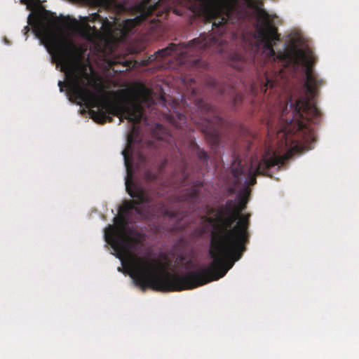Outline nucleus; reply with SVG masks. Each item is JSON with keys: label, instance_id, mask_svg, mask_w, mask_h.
<instances>
[{"label": "nucleus", "instance_id": "22", "mask_svg": "<svg viewBox=\"0 0 359 359\" xmlns=\"http://www.w3.org/2000/svg\"><path fill=\"white\" fill-rule=\"evenodd\" d=\"M23 31L25 32V35H26L29 32V27L28 26H25Z\"/></svg>", "mask_w": 359, "mask_h": 359}, {"label": "nucleus", "instance_id": "5", "mask_svg": "<svg viewBox=\"0 0 359 359\" xmlns=\"http://www.w3.org/2000/svg\"><path fill=\"white\" fill-rule=\"evenodd\" d=\"M30 17L31 14L28 18V24L32 27L34 33L45 43L49 53L60 64L61 70L65 74L66 81L58 82L60 92L65 86L71 101L95 106L98 97L89 87L102 93L103 86L93 76L91 67L72 61L71 56L76 50V46L71 41L57 38L53 31V27L59 23L58 18L48 11H45L40 17L34 19Z\"/></svg>", "mask_w": 359, "mask_h": 359}, {"label": "nucleus", "instance_id": "2", "mask_svg": "<svg viewBox=\"0 0 359 359\" xmlns=\"http://www.w3.org/2000/svg\"><path fill=\"white\" fill-rule=\"evenodd\" d=\"M282 57L294 67H305V93L294 102L291 97L280 114V121L283 126L279 133H283L288 151L280 156L276 151H273L271 155L269 150L255 169L251 165L247 174L246 187L257 183V175L271 177L269 174L271 168L284 165L294 153L300 150L299 141L291 139V135L301 136L303 143L306 144L303 147L307 149H311L310 144L316 142L314 130L309 124H318L321 120V113L316 107L315 97L318 95L319 88L323 86L325 81L318 79L313 72L312 67L316 61L311 53H306L302 49H293L283 53Z\"/></svg>", "mask_w": 359, "mask_h": 359}, {"label": "nucleus", "instance_id": "21", "mask_svg": "<svg viewBox=\"0 0 359 359\" xmlns=\"http://www.w3.org/2000/svg\"><path fill=\"white\" fill-rule=\"evenodd\" d=\"M166 165V161H163L159 166V172H161Z\"/></svg>", "mask_w": 359, "mask_h": 359}, {"label": "nucleus", "instance_id": "14", "mask_svg": "<svg viewBox=\"0 0 359 359\" xmlns=\"http://www.w3.org/2000/svg\"><path fill=\"white\" fill-rule=\"evenodd\" d=\"M231 174L235 178V184L240 183L241 176L244 174V168L241 163V159L236 158L231 167Z\"/></svg>", "mask_w": 359, "mask_h": 359}, {"label": "nucleus", "instance_id": "23", "mask_svg": "<svg viewBox=\"0 0 359 359\" xmlns=\"http://www.w3.org/2000/svg\"><path fill=\"white\" fill-rule=\"evenodd\" d=\"M205 219L207 222L212 223L213 222V219L211 217H205Z\"/></svg>", "mask_w": 359, "mask_h": 359}, {"label": "nucleus", "instance_id": "10", "mask_svg": "<svg viewBox=\"0 0 359 359\" xmlns=\"http://www.w3.org/2000/svg\"><path fill=\"white\" fill-rule=\"evenodd\" d=\"M151 0H142L131 6L130 11L134 18L127 19L123 21L122 27L125 32L129 33L137 25L142 23L149 16L156 11L160 6L161 1L151 5Z\"/></svg>", "mask_w": 359, "mask_h": 359}, {"label": "nucleus", "instance_id": "19", "mask_svg": "<svg viewBox=\"0 0 359 359\" xmlns=\"http://www.w3.org/2000/svg\"><path fill=\"white\" fill-rule=\"evenodd\" d=\"M67 21H69V27L70 28H75L79 26V22L75 18H70V17H67L63 20L62 24H66Z\"/></svg>", "mask_w": 359, "mask_h": 359}, {"label": "nucleus", "instance_id": "13", "mask_svg": "<svg viewBox=\"0 0 359 359\" xmlns=\"http://www.w3.org/2000/svg\"><path fill=\"white\" fill-rule=\"evenodd\" d=\"M81 34L88 41L94 42L100 39L102 33L95 26H90L86 23L81 28Z\"/></svg>", "mask_w": 359, "mask_h": 359}, {"label": "nucleus", "instance_id": "3", "mask_svg": "<svg viewBox=\"0 0 359 359\" xmlns=\"http://www.w3.org/2000/svg\"><path fill=\"white\" fill-rule=\"evenodd\" d=\"M250 194V188L245 187L238 195V203L229 199L218 209V231L212 233L209 250L212 261L208 266L188 271L190 290L222 278L245 251L250 215L241 212L246 208Z\"/></svg>", "mask_w": 359, "mask_h": 359}, {"label": "nucleus", "instance_id": "18", "mask_svg": "<svg viewBox=\"0 0 359 359\" xmlns=\"http://www.w3.org/2000/svg\"><path fill=\"white\" fill-rule=\"evenodd\" d=\"M197 156L198 159H200L203 163H207L208 160V155L206 151L203 149H200V147L197 145Z\"/></svg>", "mask_w": 359, "mask_h": 359}, {"label": "nucleus", "instance_id": "1", "mask_svg": "<svg viewBox=\"0 0 359 359\" xmlns=\"http://www.w3.org/2000/svg\"><path fill=\"white\" fill-rule=\"evenodd\" d=\"M130 145L123 152L126 169V189L133 198L119 208V215L114 218L115 225H109L104 231V238L116 252L122 265L130 271V276L136 285L143 291L147 288L160 292H180L190 290L188 271L184 275L164 271L158 272V264L137 257L133 253L142 241V234L128 226V216L135 205L150 204L152 196L133 180V158L128 156Z\"/></svg>", "mask_w": 359, "mask_h": 359}, {"label": "nucleus", "instance_id": "12", "mask_svg": "<svg viewBox=\"0 0 359 359\" xmlns=\"http://www.w3.org/2000/svg\"><path fill=\"white\" fill-rule=\"evenodd\" d=\"M278 82L276 79L270 77L266 73H264L257 82L253 83L250 86V93L252 95H256L259 93L265 95L268 89H273Z\"/></svg>", "mask_w": 359, "mask_h": 359}, {"label": "nucleus", "instance_id": "17", "mask_svg": "<svg viewBox=\"0 0 359 359\" xmlns=\"http://www.w3.org/2000/svg\"><path fill=\"white\" fill-rule=\"evenodd\" d=\"M158 177V173L155 172L151 170H147L144 172V178L148 182H153L156 180Z\"/></svg>", "mask_w": 359, "mask_h": 359}, {"label": "nucleus", "instance_id": "7", "mask_svg": "<svg viewBox=\"0 0 359 359\" xmlns=\"http://www.w3.org/2000/svg\"><path fill=\"white\" fill-rule=\"evenodd\" d=\"M143 107L137 100L131 101L128 99L121 102H110L106 100L97 110H90L91 118L99 124L107 122L111 123L114 118L112 116L118 117L120 122L126 119L133 123L130 133L127 135V144L122 153L130 145L128 156L132 158V144L135 141V135L139 133V128L136 126L142 118Z\"/></svg>", "mask_w": 359, "mask_h": 359}, {"label": "nucleus", "instance_id": "4", "mask_svg": "<svg viewBox=\"0 0 359 359\" xmlns=\"http://www.w3.org/2000/svg\"><path fill=\"white\" fill-rule=\"evenodd\" d=\"M181 4H190V6H203L207 20L212 22V32L201 34L187 43L175 44L170 43L166 48L156 51L149 57V60L163 59L175 53L183 59L198 55L206 48L223 53L227 47L224 35L230 32L234 37L243 32L250 21L248 6L251 0H224L218 6L207 5L208 0H180Z\"/></svg>", "mask_w": 359, "mask_h": 359}, {"label": "nucleus", "instance_id": "20", "mask_svg": "<svg viewBox=\"0 0 359 359\" xmlns=\"http://www.w3.org/2000/svg\"><path fill=\"white\" fill-rule=\"evenodd\" d=\"M40 0H20V3L22 4H25L27 6V8L31 10L33 6L39 2Z\"/></svg>", "mask_w": 359, "mask_h": 359}, {"label": "nucleus", "instance_id": "9", "mask_svg": "<svg viewBox=\"0 0 359 359\" xmlns=\"http://www.w3.org/2000/svg\"><path fill=\"white\" fill-rule=\"evenodd\" d=\"M196 106L202 112H205L209 116L213 114L212 119L205 118L202 128L203 133L205 135L207 140L213 146L217 147L219 142V134L217 125L221 122L219 116L215 114V107L201 98L196 99Z\"/></svg>", "mask_w": 359, "mask_h": 359}, {"label": "nucleus", "instance_id": "11", "mask_svg": "<svg viewBox=\"0 0 359 359\" xmlns=\"http://www.w3.org/2000/svg\"><path fill=\"white\" fill-rule=\"evenodd\" d=\"M205 85L218 95H229L232 99V107L234 109L243 102V95L236 92L233 86L231 84L222 83L215 78L208 77L206 79Z\"/></svg>", "mask_w": 359, "mask_h": 359}, {"label": "nucleus", "instance_id": "15", "mask_svg": "<svg viewBox=\"0 0 359 359\" xmlns=\"http://www.w3.org/2000/svg\"><path fill=\"white\" fill-rule=\"evenodd\" d=\"M88 21H90L92 22H95L96 21H100L102 22V25L100 29H102L104 32L110 31L112 27V23L108 20L107 18L102 17L98 13H93L89 17L86 18Z\"/></svg>", "mask_w": 359, "mask_h": 359}, {"label": "nucleus", "instance_id": "16", "mask_svg": "<svg viewBox=\"0 0 359 359\" xmlns=\"http://www.w3.org/2000/svg\"><path fill=\"white\" fill-rule=\"evenodd\" d=\"M94 4L106 10H117L120 8L117 0H93Z\"/></svg>", "mask_w": 359, "mask_h": 359}, {"label": "nucleus", "instance_id": "6", "mask_svg": "<svg viewBox=\"0 0 359 359\" xmlns=\"http://www.w3.org/2000/svg\"><path fill=\"white\" fill-rule=\"evenodd\" d=\"M257 15L262 25L257 30V37H252L247 43L244 36L242 34L246 56L244 57L240 53L233 52L229 54L228 57V65L236 69L243 70L248 63L255 62L261 45H263L265 50L269 52L270 56L274 57L276 55L273 46L276 41H280L278 29L272 25L271 16L266 10L257 9Z\"/></svg>", "mask_w": 359, "mask_h": 359}, {"label": "nucleus", "instance_id": "8", "mask_svg": "<svg viewBox=\"0 0 359 359\" xmlns=\"http://www.w3.org/2000/svg\"><path fill=\"white\" fill-rule=\"evenodd\" d=\"M200 191L196 187H192L190 189H184L178 196V201L180 202H187L189 204V210H181L180 205L175 208H167L163 203L159 202L156 204L154 202L152 198V203L150 204H140V205H135L133 211L137 215L141 216H145L148 214L153 215L158 213L156 212V208L160 209L159 213L163 214L164 216L178 219L184 217L188 213L189 210L194 208L195 203L199 196Z\"/></svg>", "mask_w": 359, "mask_h": 359}, {"label": "nucleus", "instance_id": "24", "mask_svg": "<svg viewBox=\"0 0 359 359\" xmlns=\"http://www.w3.org/2000/svg\"><path fill=\"white\" fill-rule=\"evenodd\" d=\"M192 93H193L194 95H195L196 94L195 90H193Z\"/></svg>", "mask_w": 359, "mask_h": 359}]
</instances>
